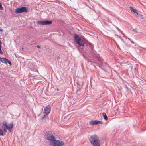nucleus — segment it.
Wrapping results in <instances>:
<instances>
[{
	"label": "nucleus",
	"mask_w": 146,
	"mask_h": 146,
	"mask_svg": "<svg viewBox=\"0 0 146 146\" xmlns=\"http://www.w3.org/2000/svg\"><path fill=\"white\" fill-rule=\"evenodd\" d=\"M115 27L119 31H120L121 32H122V31H121L120 30V29L117 26H115Z\"/></svg>",
	"instance_id": "nucleus-17"
},
{
	"label": "nucleus",
	"mask_w": 146,
	"mask_h": 146,
	"mask_svg": "<svg viewBox=\"0 0 146 146\" xmlns=\"http://www.w3.org/2000/svg\"><path fill=\"white\" fill-rule=\"evenodd\" d=\"M0 54H3V53L2 52L1 49V46L0 45Z\"/></svg>",
	"instance_id": "nucleus-19"
},
{
	"label": "nucleus",
	"mask_w": 146,
	"mask_h": 146,
	"mask_svg": "<svg viewBox=\"0 0 146 146\" xmlns=\"http://www.w3.org/2000/svg\"><path fill=\"white\" fill-rule=\"evenodd\" d=\"M74 40L77 44L79 46L82 47V48H81L83 49V50L87 52V51L88 50V49H86V46H84L85 42L84 41L81 39L80 38L78 35L77 34H74ZM86 46L88 47V48H89L91 52L93 51L94 49V46L93 44L91 43H87L86 44Z\"/></svg>",
	"instance_id": "nucleus-1"
},
{
	"label": "nucleus",
	"mask_w": 146,
	"mask_h": 146,
	"mask_svg": "<svg viewBox=\"0 0 146 146\" xmlns=\"http://www.w3.org/2000/svg\"><path fill=\"white\" fill-rule=\"evenodd\" d=\"M3 126H5L6 129L8 130L9 132H11V131L12 128L13 127V123H11L8 125L7 123L6 122H5L3 124Z\"/></svg>",
	"instance_id": "nucleus-7"
},
{
	"label": "nucleus",
	"mask_w": 146,
	"mask_h": 146,
	"mask_svg": "<svg viewBox=\"0 0 146 146\" xmlns=\"http://www.w3.org/2000/svg\"><path fill=\"white\" fill-rule=\"evenodd\" d=\"M50 145L54 146H62L64 144L63 142L60 140L55 139L52 141H50Z\"/></svg>",
	"instance_id": "nucleus-3"
},
{
	"label": "nucleus",
	"mask_w": 146,
	"mask_h": 146,
	"mask_svg": "<svg viewBox=\"0 0 146 146\" xmlns=\"http://www.w3.org/2000/svg\"><path fill=\"white\" fill-rule=\"evenodd\" d=\"M0 61L1 62L5 64H7V63L9 64L10 66L11 65V62L5 58H0Z\"/></svg>",
	"instance_id": "nucleus-9"
},
{
	"label": "nucleus",
	"mask_w": 146,
	"mask_h": 146,
	"mask_svg": "<svg viewBox=\"0 0 146 146\" xmlns=\"http://www.w3.org/2000/svg\"><path fill=\"white\" fill-rule=\"evenodd\" d=\"M52 21H51L46 20L45 21H39L38 22V24H41L42 25H50L52 23Z\"/></svg>",
	"instance_id": "nucleus-8"
},
{
	"label": "nucleus",
	"mask_w": 146,
	"mask_h": 146,
	"mask_svg": "<svg viewBox=\"0 0 146 146\" xmlns=\"http://www.w3.org/2000/svg\"><path fill=\"white\" fill-rule=\"evenodd\" d=\"M135 13V15L136 17H138V12H137H137H136Z\"/></svg>",
	"instance_id": "nucleus-20"
},
{
	"label": "nucleus",
	"mask_w": 146,
	"mask_h": 146,
	"mask_svg": "<svg viewBox=\"0 0 146 146\" xmlns=\"http://www.w3.org/2000/svg\"><path fill=\"white\" fill-rule=\"evenodd\" d=\"M57 91H58V89H57Z\"/></svg>",
	"instance_id": "nucleus-25"
},
{
	"label": "nucleus",
	"mask_w": 146,
	"mask_h": 146,
	"mask_svg": "<svg viewBox=\"0 0 146 146\" xmlns=\"http://www.w3.org/2000/svg\"><path fill=\"white\" fill-rule=\"evenodd\" d=\"M123 35H124V34H123Z\"/></svg>",
	"instance_id": "nucleus-26"
},
{
	"label": "nucleus",
	"mask_w": 146,
	"mask_h": 146,
	"mask_svg": "<svg viewBox=\"0 0 146 146\" xmlns=\"http://www.w3.org/2000/svg\"><path fill=\"white\" fill-rule=\"evenodd\" d=\"M2 128L3 129V131L5 132L6 133L7 132L6 130V129L5 126H3V125L2 126Z\"/></svg>",
	"instance_id": "nucleus-14"
},
{
	"label": "nucleus",
	"mask_w": 146,
	"mask_h": 146,
	"mask_svg": "<svg viewBox=\"0 0 146 146\" xmlns=\"http://www.w3.org/2000/svg\"><path fill=\"white\" fill-rule=\"evenodd\" d=\"M0 31H3V29L1 27H0Z\"/></svg>",
	"instance_id": "nucleus-22"
},
{
	"label": "nucleus",
	"mask_w": 146,
	"mask_h": 146,
	"mask_svg": "<svg viewBox=\"0 0 146 146\" xmlns=\"http://www.w3.org/2000/svg\"><path fill=\"white\" fill-rule=\"evenodd\" d=\"M128 38V39L129 40H130V39L129 38Z\"/></svg>",
	"instance_id": "nucleus-23"
},
{
	"label": "nucleus",
	"mask_w": 146,
	"mask_h": 146,
	"mask_svg": "<svg viewBox=\"0 0 146 146\" xmlns=\"http://www.w3.org/2000/svg\"><path fill=\"white\" fill-rule=\"evenodd\" d=\"M45 136L46 139L50 141H52L55 139L54 136L50 133L46 132L45 134Z\"/></svg>",
	"instance_id": "nucleus-6"
},
{
	"label": "nucleus",
	"mask_w": 146,
	"mask_h": 146,
	"mask_svg": "<svg viewBox=\"0 0 146 146\" xmlns=\"http://www.w3.org/2000/svg\"><path fill=\"white\" fill-rule=\"evenodd\" d=\"M37 47L38 48H40V45H38L37 46Z\"/></svg>",
	"instance_id": "nucleus-21"
},
{
	"label": "nucleus",
	"mask_w": 146,
	"mask_h": 146,
	"mask_svg": "<svg viewBox=\"0 0 146 146\" xmlns=\"http://www.w3.org/2000/svg\"><path fill=\"white\" fill-rule=\"evenodd\" d=\"M96 58L100 63H101L103 59L102 58L100 57H99L98 56H96Z\"/></svg>",
	"instance_id": "nucleus-13"
},
{
	"label": "nucleus",
	"mask_w": 146,
	"mask_h": 146,
	"mask_svg": "<svg viewBox=\"0 0 146 146\" xmlns=\"http://www.w3.org/2000/svg\"><path fill=\"white\" fill-rule=\"evenodd\" d=\"M28 11L27 8L25 7L17 8L16 9L15 13H20L23 12H27Z\"/></svg>",
	"instance_id": "nucleus-5"
},
{
	"label": "nucleus",
	"mask_w": 146,
	"mask_h": 146,
	"mask_svg": "<svg viewBox=\"0 0 146 146\" xmlns=\"http://www.w3.org/2000/svg\"><path fill=\"white\" fill-rule=\"evenodd\" d=\"M3 10V8L2 7V5L1 3H0V10Z\"/></svg>",
	"instance_id": "nucleus-18"
},
{
	"label": "nucleus",
	"mask_w": 146,
	"mask_h": 146,
	"mask_svg": "<svg viewBox=\"0 0 146 146\" xmlns=\"http://www.w3.org/2000/svg\"><path fill=\"white\" fill-rule=\"evenodd\" d=\"M102 115L103 116L105 120H106V121H107L108 120V118L106 114L105 113H102Z\"/></svg>",
	"instance_id": "nucleus-12"
},
{
	"label": "nucleus",
	"mask_w": 146,
	"mask_h": 146,
	"mask_svg": "<svg viewBox=\"0 0 146 146\" xmlns=\"http://www.w3.org/2000/svg\"><path fill=\"white\" fill-rule=\"evenodd\" d=\"M50 106L48 105L46 108H44L43 113H44V116L42 117V120H46L48 115L50 112Z\"/></svg>",
	"instance_id": "nucleus-4"
},
{
	"label": "nucleus",
	"mask_w": 146,
	"mask_h": 146,
	"mask_svg": "<svg viewBox=\"0 0 146 146\" xmlns=\"http://www.w3.org/2000/svg\"><path fill=\"white\" fill-rule=\"evenodd\" d=\"M130 9L132 12L135 13L137 11V10L133 8L132 7L130 6L129 7Z\"/></svg>",
	"instance_id": "nucleus-11"
},
{
	"label": "nucleus",
	"mask_w": 146,
	"mask_h": 146,
	"mask_svg": "<svg viewBox=\"0 0 146 146\" xmlns=\"http://www.w3.org/2000/svg\"><path fill=\"white\" fill-rule=\"evenodd\" d=\"M89 141L93 146H100V142L98 136L94 134L91 136L89 138Z\"/></svg>",
	"instance_id": "nucleus-2"
},
{
	"label": "nucleus",
	"mask_w": 146,
	"mask_h": 146,
	"mask_svg": "<svg viewBox=\"0 0 146 146\" xmlns=\"http://www.w3.org/2000/svg\"><path fill=\"white\" fill-rule=\"evenodd\" d=\"M4 135V134L3 133L2 130L0 129V135L3 136Z\"/></svg>",
	"instance_id": "nucleus-15"
},
{
	"label": "nucleus",
	"mask_w": 146,
	"mask_h": 146,
	"mask_svg": "<svg viewBox=\"0 0 146 146\" xmlns=\"http://www.w3.org/2000/svg\"><path fill=\"white\" fill-rule=\"evenodd\" d=\"M22 49L23 50L24 48H22Z\"/></svg>",
	"instance_id": "nucleus-24"
},
{
	"label": "nucleus",
	"mask_w": 146,
	"mask_h": 146,
	"mask_svg": "<svg viewBox=\"0 0 146 146\" xmlns=\"http://www.w3.org/2000/svg\"><path fill=\"white\" fill-rule=\"evenodd\" d=\"M102 122L98 120H92L91 121L90 123L92 125H96L99 124H102Z\"/></svg>",
	"instance_id": "nucleus-10"
},
{
	"label": "nucleus",
	"mask_w": 146,
	"mask_h": 146,
	"mask_svg": "<svg viewBox=\"0 0 146 146\" xmlns=\"http://www.w3.org/2000/svg\"><path fill=\"white\" fill-rule=\"evenodd\" d=\"M131 30L132 31H135V32H136V33L138 32L137 31V29L136 28L135 29H134L133 28H132Z\"/></svg>",
	"instance_id": "nucleus-16"
}]
</instances>
